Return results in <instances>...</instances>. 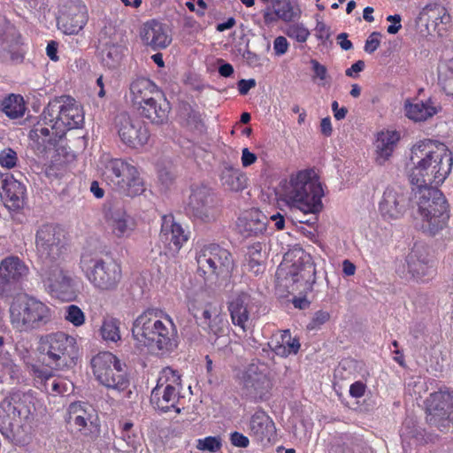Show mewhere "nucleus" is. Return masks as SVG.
<instances>
[{
    "mask_svg": "<svg viewBox=\"0 0 453 453\" xmlns=\"http://www.w3.org/2000/svg\"><path fill=\"white\" fill-rule=\"evenodd\" d=\"M83 119L81 109L73 99L60 97L50 102L29 133L34 150L38 155H43L54 149L65 134V129L80 127Z\"/></svg>",
    "mask_w": 453,
    "mask_h": 453,
    "instance_id": "obj_1",
    "label": "nucleus"
},
{
    "mask_svg": "<svg viewBox=\"0 0 453 453\" xmlns=\"http://www.w3.org/2000/svg\"><path fill=\"white\" fill-rule=\"evenodd\" d=\"M410 160L411 167L408 177L416 188L442 184L453 165L452 153L448 147L430 139L419 141L412 146Z\"/></svg>",
    "mask_w": 453,
    "mask_h": 453,
    "instance_id": "obj_2",
    "label": "nucleus"
},
{
    "mask_svg": "<svg viewBox=\"0 0 453 453\" xmlns=\"http://www.w3.org/2000/svg\"><path fill=\"white\" fill-rule=\"evenodd\" d=\"M132 335L150 352L165 356L178 347V330L172 318L158 309H148L134 321Z\"/></svg>",
    "mask_w": 453,
    "mask_h": 453,
    "instance_id": "obj_3",
    "label": "nucleus"
},
{
    "mask_svg": "<svg viewBox=\"0 0 453 453\" xmlns=\"http://www.w3.org/2000/svg\"><path fill=\"white\" fill-rule=\"evenodd\" d=\"M322 186L312 170L299 171L281 186L280 196L292 209L303 212H319L323 204Z\"/></svg>",
    "mask_w": 453,
    "mask_h": 453,
    "instance_id": "obj_4",
    "label": "nucleus"
},
{
    "mask_svg": "<svg viewBox=\"0 0 453 453\" xmlns=\"http://www.w3.org/2000/svg\"><path fill=\"white\" fill-rule=\"evenodd\" d=\"M411 208L414 220L429 235L437 234L448 225L449 204L443 194L436 188H417Z\"/></svg>",
    "mask_w": 453,
    "mask_h": 453,
    "instance_id": "obj_5",
    "label": "nucleus"
},
{
    "mask_svg": "<svg viewBox=\"0 0 453 453\" xmlns=\"http://www.w3.org/2000/svg\"><path fill=\"white\" fill-rule=\"evenodd\" d=\"M276 285L288 293L298 290L299 285L311 287L316 281V269L311 257L303 250L288 252L277 268Z\"/></svg>",
    "mask_w": 453,
    "mask_h": 453,
    "instance_id": "obj_6",
    "label": "nucleus"
},
{
    "mask_svg": "<svg viewBox=\"0 0 453 453\" xmlns=\"http://www.w3.org/2000/svg\"><path fill=\"white\" fill-rule=\"evenodd\" d=\"M33 408V396L28 393L15 391L6 395L0 403L2 434L12 441L19 440Z\"/></svg>",
    "mask_w": 453,
    "mask_h": 453,
    "instance_id": "obj_7",
    "label": "nucleus"
},
{
    "mask_svg": "<svg viewBox=\"0 0 453 453\" xmlns=\"http://www.w3.org/2000/svg\"><path fill=\"white\" fill-rule=\"evenodd\" d=\"M38 350L47 366L62 370L76 364L78 346L76 339L64 332L42 336Z\"/></svg>",
    "mask_w": 453,
    "mask_h": 453,
    "instance_id": "obj_8",
    "label": "nucleus"
},
{
    "mask_svg": "<svg viewBox=\"0 0 453 453\" xmlns=\"http://www.w3.org/2000/svg\"><path fill=\"white\" fill-rule=\"evenodd\" d=\"M80 264L89 282L98 290H114L120 282V265L112 259L104 260L85 250L81 254Z\"/></svg>",
    "mask_w": 453,
    "mask_h": 453,
    "instance_id": "obj_9",
    "label": "nucleus"
},
{
    "mask_svg": "<svg viewBox=\"0 0 453 453\" xmlns=\"http://www.w3.org/2000/svg\"><path fill=\"white\" fill-rule=\"evenodd\" d=\"M196 259L198 273L208 281L226 279L234 267L232 254L215 243L203 246L197 251Z\"/></svg>",
    "mask_w": 453,
    "mask_h": 453,
    "instance_id": "obj_10",
    "label": "nucleus"
},
{
    "mask_svg": "<svg viewBox=\"0 0 453 453\" xmlns=\"http://www.w3.org/2000/svg\"><path fill=\"white\" fill-rule=\"evenodd\" d=\"M106 181L120 194L134 197L145 190L139 172L134 165L119 158L109 159L103 173Z\"/></svg>",
    "mask_w": 453,
    "mask_h": 453,
    "instance_id": "obj_11",
    "label": "nucleus"
},
{
    "mask_svg": "<svg viewBox=\"0 0 453 453\" xmlns=\"http://www.w3.org/2000/svg\"><path fill=\"white\" fill-rule=\"evenodd\" d=\"M93 373L98 382L107 388L124 391L129 386V379L120 360L112 353L100 352L91 360Z\"/></svg>",
    "mask_w": 453,
    "mask_h": 453,
    "instance_id": "obj_12",
    "label": "nucleus"
},
{
    "mask_svg": "<svg viewBox=\"0 0 453 453\" xmlns=\"http://www.w3.org/2000/svg\"><path fill=\"white\" fill-rule=\"evenodd\" d=\"M181 388V379L178 372L171 367L164 368L159 373L156 387L151 391V404L163 412L176 408Z\"/></svg>",
    "mask_w": 453,
    "mask_h": 453,
    "instance_id": "obj_13",
    "label": "nucleus"
},
{
    "mask_svg": "<svg viewBox=\"0 0 453 453\" xmlns=\"http://www.w3.org/2000/svg\"><path fill=\"white\" fill-rule=\"evenodd\" d=\"M35 247L42 264L58 262L65 251L63 231L52 224L42 225L36 231Z\"/></svg>",
    "mask_w": 453,
    "mask_h": 453,
    "instance_id": "obj_14",
    "label": "nucleus"
},
{
    "mask_svg": "<svg viewBox=\"0 0 453 453\" xmlns=\"http://www.w3.org/2000/svg\"><path fill=\"white\" fill-rule=\"evenodd\" d=\"M239 385L242 395L254 402L267 400L273 387L267 374L255 363H251L242 372Z\"/></svg>",
    "mask_w": 453,
    "mask_h": 453,
    "instance_id": "obj_15",
    "label": "nucleus"
},
{
    "mask_svg": "<svg viewBox=\"0 0 453 453\" xmlns=\"http://www.w3.org/2000/svg\"><path fill=\"white\" fill-rule=\"evenodd\" d=\"M67 421L75 426L84 437L96 441L101 434L99 418L92 405L85 402L72 403Z\"/></svg>",
    "mask_w": 453,
    "mask_h": 453,
    "instance_id": "obj_16",
    "label": "nucleus"
},
{
    "mask_svg": "<svg viewBox=\"0 0 453 453\" xmlns=\"http://www.w3.org/2000/svg\"><path fill=\"white\" fill-rule=\"evenodd\" d=\"M426 419L438 428L453 421V394L449 391L432 393L426 399Z\"/></svg>",
    "mask_w": 453,
    "mask_h": 453,
    "instance_id": "obj_17",
    "label": "nucleus"
},
{
    "mask_svg": "<svg viewBox=\"0 0 453 453\" xmlns=\"http://www.w3.org/2000/svg\"><path fill=\"white\" fill-rule=\"evenodd\" d=\"M410 198L405 188L400 186H388L379 202V212L385 220L402 218L409 208Z\"/></svg>",
    "mask_w": 453,
    "mask_h": 453,
    "instance_id": "obj_18",
    "label": "nucleus"
},
{
    "mask_svg": "<svg viewBox=\"0 0 453 453\" xmlns=\"http://www.w3.org/2000/svg\"><path fill=\"white\" fill-rule=\"evenodd\" d=\"M188 206L193 217L204 223L213 222L219 216L213 194L205 186L192 188Z\"/></svg>",
    "mask_w": 453,
    "mask_h": 453,
    "instance_id": "obj_19",
    "label": "nucleus"
},
{
    "mask_svg": "<svg viewBox=\"0 0 453 453\" xmlns=\"http://www.w3.org/2000/svg\"><path fill=\"white\" fill-rule=\"evenodd\" d=\"M115 127L120 140L129 147L136 148L146 144L150 134L143 123L132 118L127 112H121L115 118Z\"/></svg>",
    "mask_w": 453,
    "mask_h": 453,
    "instance_id": "obj_20",
    "label": "nucleus"
},
{
    "mask_svg": "<svg viewBox=\"0 0 453 453\" xmlns=\"http://www.w3.org/2000/svg\"><path fill=\"white\" fill-rule=\"evenodd\" d=\"M249 434L259 446L269 447L277 440L275 423L265 411L258 409L250 417Z\"/></svg>",
    "mask_w": 453,
    "mask_h": 453,
    "instance_id": "obj_21",
    "label": "nucleus"
},
{
    "mask_svg": "<svg viewBox=\"0 0 453 453\" xmlns=\"http://www.w3.org/2000/svg\"><path fill=\"white\" fill-rule=\"evenodd\" d=\"M88 21V10L81 0L68 1L61 6L58 24L67 35L78 34Z\"/></svg>",
    "mask_w": 453,
    "mask_h": 453,
    "instance_id": "obj_22",
    "label": "nucleus"
},
{
    "mask_svg": "<svg viewBox=\"0 0 453 453\" xmlns=\"http://www.w3.org/2000/svg\"><path fill=\"white\" fill-rule=\"evenodd\" d=\"M409 273L419 281L429 280L435 273L434 260L423 246H415L407 257Z\"/></svg>",
    "mask_w": 453,
    "mask_h": 453,
    "instance_id": "obj_23",
    "label": "nucleus"
},
{
    "mask_svg": "<svg viewBox=\"0 0 453 453\" xmlns=\"http://www.w3.org/2000/svg\"><path fill=\"white\" fill-rule=\"evenodd\" d=\"M104 218L112 234L118 238L128 237L134 230V219L119 203L105 207Z\"/></svg>",
    "mask_w": 453,
    "mask_h": 453,
    "instance_id": "obj_24",
    "label": "nucleus"
},
{
    "mask_svg": "<svg viewBox=\"0 0 453 453\" xmlns=\"http://www.w3.org/2000/svg\"><path fill=\"white\" fill-rule=\"evenodd\" d=\"M27 273V266L19 257H10L4 259L0 264V295L9 293Z\"/></svg>",
    "mask_w": 453,
    "mask_h": 453,
    "instance_id": "obj_25",
    "label": "nucleus"
},
{
    "mask_svg": "<svg viewBox=\"0 0 453 453\" xmlns=\"http://www.w3.org/2000/svg\"><path fill=\"white\" fill-rule=\"evenodd\" d=\"M228 310L234 326L246 332L250 326L253 299L248 293L242 292L229 302Z\"/></svg>",
    "mask_w": 453,
    "mask_h": 453,
    "instance_id": "obj_26",
    "label": "nucleus"
},
{
    "mask_svg": "<svg viewBox=\"0 0 453 453\" xmlns=\"http://www.w3.org/2000/svg\"><path fill=\"white\" fill-rule=\"evenodd\" d=\"M42 270L43 280L52 293L65 294L72 288L73 279L59 266L58 262L43 264Z\"/></svg>",
    "mask_w": 453,
    "mask_h": 453,
    "instance_id": "obj_27",
    "label": "nucleus"
},
{
    "mask_svg": "<svg viewBox=\"0 0 453 453\" xmlns=\"http://www.w3.org/2000/svg\"><path fill=\"white\" fill-rule=\"evenodd\" d=\"M139 114L155 125H163L168 121L171 111L170 103L164 93L147 102L137 109Z\"/></svg>",
    "mask_w": 453,
    "mask_h": 453,
    "instance_id": "obj_28",
    "label": "nucleus"
},
{
    "mask_svg": "<svg viewBox=\"0 0 453 453\" xmlns=\"http://www.w3.org/2000/svg\"><path fill=\"white\" fill-rule=\"evenodd\" d=\"M0 195L5 200L6 206L17 210L24 205L26 187L13 176L0 178Z\"/></svg>",
    "mask_w": 453,
    "mask_h": 453,
    "instance_id": "obj_29",
    "label": "nucleus"
},
{
    "mask_svg": "<svg viewBox=\"0 0 453 453\" xmlns=\"http://www.w3.org/2000/svg\"><path fill=\"white\" fill-rule=\"evenodd\" d=\"M140 35L143 43L153 50L166 48L172 41L164 25L156 20L146 22L141 29Z\"/></svg>",
    "mask_w": 453,
    "mask_h": 453,
    "instance_id": "obj_30",
    "label": "nucleus"
},
{
    "mask_svg": "<svg viewBox=\"0 0 453 453\" xmlns=\"http://www.w3.org/2000/svg\"><path fill=\"white\" fill-rule=\"evenodd\" d=\"M28 332L47 326L54 319L52 309L32 296H28Z\"/></svg>",
    "mask_w": 453,
    "mask_h": 453,
    "instance_id": "obj_31",
    "label": "nucleus"
},
{
    "mask_svg": "<svg viewBox=\"0 0 453 453\" xmlns=\"http://www.w3.org/2000/svg\"><path fill=\"white\" fill-rule=\"evenodd\" d=\"M160 231L161 241L173 251L180 249L187 242L188 235L182 226L175 222L173 216H164Z\"/></svg>",
    "mask_w": 453,
    "mask_h": 453,
    "instance_id": "obj_32",
    "label": "nucleus"
},
{
    "mask_svg": "<svg viewBox=\"0 0 453 453\" xmlns=\"http://www.w3.org/2000/svg\"><path fill=\"white\" fill-rule=\"evenodd\" d=\"M267 218L257 210H252L238 218L236 226L244 237L257 236L266 230Z\"/></svg>",
    "mask_w": 453,
    "mask_h": 453,
    "instance_id": "obj_33",
    "label": "nucleus"
},
{
    "mask_svg": "<svg viewBox=\"0 0 453 453\" xmlns=\"http://www.w3.org/2000/svg\"><path fill=\"white\" fill-rule=\"evenodd\" d=\"M161 93L163 92L156 86V84L147 78H137L130 84L131 100L136 109L152 100Z\"/></svg>",
    "mask_w": 453,
    "mask_h": 453,
    "instance_id": "obj_34",
    "label": "nucleus"
},
{
    "mask_svg": "<svg viewBox=\"0 0 453 453\" xmlns=\"http://www.w3.org/2000/svg\"><path fill=\"white\" fill-rule=\"evenodd\" d=\"M28 295L13 298L9 308L10 323L18 332H28Z\"/></svg>",
    "mask_w": 453,
    "mask_h": 453,
    "instance_id": "obj_35",
    "label": "nucleus"
},
{
    "mask_svg": "<svg viewBox=\"0 0 453 453\" xmlns=\"http://www.w3.org/2000/svg\"><path fill=\"white\" fill-rule=\"evenodd\" d=\"M266 245L263 242H254L247 247L245 265L249 272L255 275L263 273L265 270Z\"/></svg>",
    "mask_w": 453,
    "mask_h": 453,
    "instance_id": "obj_36",
    "label": "nucleus"
},
{
    "mask_svg": "<svg viewBox=\"0 0 453 453\" xmlns=\"http://www.w3.org/2000/svg\"><path fill=\"white\" fill-rule=\"evenodd\" d=\"M440 110L432 99L404 104L405 115L415 122H423L434 116Z\"/></svg>",
    "mask_w": 453,
    "mask_h": 453,
    "instance_id": "obj_37",
    "label": "nucleus"
},
{
    "mask_svg": "<svg viewBox=\"0 0 453 453\" xmlns=\"http://www.w3.org/2000/svg\"><path fill=\"white\" fill-rule=\"evenodd\" d=\"M220 181L225 189L239 192L246 188L247 177L238 168L226 163L221 169Z\"/></svg>",
    "mask_w": 453,
    "mask_h": 453,
    "instance_id": "obj_38",
    "label": "nucleus"
},
{
    "mask_svg": "<svg viewBox=\"0 0 453 453\" xmlns=\"http://www.w3.org/2000/svg\"><path fill=\"white\" fill-rule=\"evenodd\" d=\"M270 347L277 356L287 357L289 355L297 354L301 344L297 338L292 337L289 330H283L280 333L279 339L273 341V345Z\"/></svg>",
    "mask_w": 453,
    "mask_h": 453,
    "instance_id": "obj_39",
    "label": "nucleus"
},
{
    "mask_svg": "<svg viewBox=\"0 0 453 453\" xmlns=\"http://www.w3.org/2000/svg\"><path fill=\"white\" fill-rule=\"evenodd\" d=\"M398 136L395 133L381 132L376 141V161L383 165L392 155Z\"/></svg>",
    "mask_w": 453,
    "mask_h": 453,
    "instance_id": "obj_40",
    "label": "nucleus"
},
{
    "mask_svg": "<svg viewBox=\"0 0 453 453\" xmlns=\"http://www.w3.org/2000/svg\"><path fill=\"white\" fill-rule=\"evenodd\" d=\"M21 378L20 368L14 364L8 353L0 356V380L5 383H19Z\"/></svg>",
    "mask_w": 453,
    "mask_h": 453,
    "instance_id": "obj_41",
    "label": "nucleus"
},
{
    "mask_svg": "<svg viewBox=\"0 0 453 453\" xmlns=\"http://www.w3.org/2000/svg\"><path fill=\"white\" fill-rule=\"evenodd\" d=\"M100 43L103 45L101 49V60L104 65L108 68L117 67L122 59V47L115 43H109L108 42H103V39H100Z\"/></svg>",
    "mask_w": 453,
    "mask_h": 453,
    "instance_id": "obj_42",
    "label": "nucleus"
},
{
    "mask_svg": "<svg viewBox=\"0 0 453 453\" xmlns=\"http://www.w3.org/2000/svg\"><path fill=\"white\" fill-rule=\"evenodd\" d=\"M441 12L442 5L436 3L428 4L422 9L418 19L419 22L425 24L427 28L431 27L434 31L438 29V32H440L439 17Z\"/></svg>",
    "mask_w": 453,
    "mask_h": 453,
    "instance_id": "obj_43",
    "label": "nucleus"
},
{
    "mask_svg": "<svg viewBox=\"0 0 453 453\" xmlns=\"http://www.w3.org/2000/svg\"><path fill=\"white\" fill-rule=\"evenodd\" d=\"M25 110L24 100L20 96L11 95L2 103V111L11 119L22 117Z\"/></svg>",
    "mask_w": 453,
    "mask_h": 453,
    "instance_id": "obj_44",
    "label": "nucleus"
},
{
    "mask_svg": "<svg viewBox=\"0 0 453 453\" xmlns=\"http://www.w3.org/2000/svg\"><path fill=\"white\" fill-rule=\"evenodd\" d=\"M226 322L224 321L222 318L215 315L211 326H207L211 332L218 336L213 343L218 349H220L221 345H225L226 347L227 344L230 343L229 337L225 334L226 330Z\"/></svg>",
    "mask_w": 453,
    "mask_h": 453,
    "instance_id": "obj_45",
    "label": "nucleus"
},
{
    "mask_svg": "<svg viewBox=\"0 0 453 453\" xmlns=\"http://www.w3.org/2000/svg\"><path fill=\"white\" fill-rule=\"evenodd\" d=\"M100 331L104 341L116 342L120 340L119 321L114 318H105Z\"/></svg>",
    "mask_w": 453,
    "mask_h": 453,
    "instance_id": "obj_46",
    "label": "nucleus"
},
{
    "mask_svg": "<svg viewBox=\"0 0 453 453\" xmlns=\"http://www.w3.org/2000/svg\"><path fill=\"white\" fill-rule=\"evenodd\" d=\"M273 13L285 21L294 19V11L288 0H274L273 2Z\"/></svg>",
    "mask_w": 453,
    "mask_h": 453,
    "instance_id": "obj_47",
    "label": "nucleus"
},
{
    "mask_svg": "<svg viewBox=\"0 0 453 453\" xmlns=\"http://www.w3.org/2000/svg\"><path fill=\"white\" fill-rule=\"evenodd\" d=\"M65 319L74 326H81L85 323V314L81 309L75 305L70 304L65 307Z\"/></svg>",
    "mask_w": 453,
    "mask_h": 453,
    "instance_id": "obj_48",
    "label": "nucleus"
},
{
    "mask_svg": "<svg viewBox=\"0 0 453 453\" xmlns=\"http://www.w3.org/2000/svg\"><path fill=\"white\" fill-rule=\"evenodd\" d=\"M217 315V311H212L211 305H205L201 309H197L194 313V317L196 319V322L204 327L211 326L212 322L213 317Z\"/></svg>",
    "mask_w": 453,
    "mask_h": 453,
    "instance_id": "obj_49",
    "label": "nucleus"
},
{
    "mask_svg": "<svg viewBox=\"0 0 453 453\" xmlns=\"http://www.w3.org/2000/svg\"><path fill=\"white\" fill-rule=\"evenodd\" d=\"M286 35L296 40L298 42H306L310 32L309 30L302 24H291L287 27Z\"/></svg>",
    "mask_w": 453,
    "mask_h": 453,
    "instance_id": "obj_50",
    "label": "nucleus"
},
{
    "mask_svg": "<svg viewBox=\"0 0 453 453\" xmlns=\"http://www.w3.org/2000/svg\"><path fill=\"white\" fill-rule=\"evenodd\" d=\"M73 390V384L65 379L51 380L49 384V391L55 394H65Z\"/></svg>",
    "mask_w": 453,
    "mask_h": 453,
    "instance_id": "obj_51",
    "label": "nucleus"
},
{
    "mask_svg": "<svg viewBox=\"0 0 453 453\" xmlns=\"http://www.w3.org/2000/svg\"><path fill=\"white\" fill-rule=\"evenodd\" d=\"M196 448L203 451L216 452L221 448V441L219 437L209 436L198 440Z\"/></svg>",
    "mask_w": 453,
    "mask_h": 453,
    "instance_id": "obj_52",
    "label": "nucleus"
},
{
    "mask_svg": "<svg viewBox=\"0 0 453 453\" xmlns=\"http://www.w3.org/2000/svg\"><path fill=\"white\" fill-rule=\"evenodd\" d=\"M31 372L36 382L43 383L44 389L49 392V384L51 380V372L37 365H31Z\"/></svg>",
    "mask_w": 453,
    "mask_h": 453,
    "instance_id": "obj_53",
    "label": "nucleus"
},
{
    "mask_svg": "<svg viewBox=\"0 0 453 453\" xmlns=\"http://www.w3.org/2000/svg\"><path fill=\"white\" fill-rule=\"evenodd\" d=\"M17 153L11 148H6L0 151V165L3 167L11 169L17 164Z\"/></svg>",
    "mask_w": 453,
    "mask_h": 453,
    "instance_id": "obj_54",
    "label": "nucleus"
},
{
    "mask_svg": "<svg viewBox=\"0 0 453 453\" xmlns=\"http://www.w3.org/2000/svg\"><path fill=\"white\" fill-rule=\"evenodd\" d=\"M330 319L329 312L326 311L319 310L316 311L309 324L307 325L308 330H316L319 328L322 325L327 322Z\"/></svg>",
    "mask_w": 453,
    "mask_h": 453,
    "instance_id": "obj_55",
    "label": "nucleus"
},
{
    "mask_svg": "<svg viewBox=\"0 0 453 453\" xmlns=\"http://www.w3.org/2000/svg\"><path fill=\"white\" fill-rule=\"evenodd\" d=\"M115 448L122 452H130L137 449V443L130 435L127 437L123 435V437L115 443Z\"/></svg>",
    "mask_w": 453,
    "mask_h": 453,
    "instance_id": "obj_56",
    "label": "nucleus"
},
{
    "mask_svg": "<svg viewBox=\"0 0 453 453\" xmlns=\"http://www.w3.org/2000/svg\"><path fill=\"white\" fill-rule=\"evenodd\" d=\"M380 37L379 32H372L365 41V51L369 54L373 53L380 45Z\"/></svg>",
    "mask_w": 453,
    "mask_h": 453,
    "instance_id": "obj_57",
    "label": "nucleus"
},
{
    "mask_svg": "<svg viewBox=\"0 0 453 453\" xmlns=\"http://www.w3.org/2000/svg\"><path fill=\"white\" fill-rule=\"evenodd\" d=\"M288 49V40L284 36H278L273 42L274 54L278 57L284 55Z\"/></svg>",
    "mask_w": 453,
    "mask_h": 453,
    "instance_id": "obj_58",
    "label": "nucleus"
},
{
    "mask_svg": "<svg viewBox=\"0 0 453 453\" xmlns=\"http://www.w3.org/2000/svg\"><path fill=\"white\" fill-rule=\"evenodd\" d=\"M387 20L391 22L392 25L388 27L387 32L390 35L397 34L402 28L401 20L402 18L399 14L389 15L387 17Z\"/></svg>",
    "mask_w": 453,
    "mask_h": 453,
    "instance_id": "obj_59",
    "label": "nucleus"
},
{
    "mask_svg": "<svg viewBox=\"0 0 453 453\" xmlns=\"http://www.w3.org/2000/svg\"><path fill=\"white\" fill-rule=\"evenodd\" d=\"M312 71L314 73L313 78H319L320 81H325L327 75V69L325 65H321L316 59L311 60Z\"/></svg>",
    "mask_w": 453,
    "mask_h": 453,
    "instance_id": "obj_60",
    "label": "nucleus"
},
{
    "mask_svg": "<svg viewBox=\"0 0 453 453\" xmlns=\"http://www.w3.org/2000/svg\"><path fill=\"white\" fill-rule=\"evenodd\" d=\"M188 125L190 128H193L198 132H203L204 128V125L201 119V116L196 112H192L188 115L187 119Z\"/></svg>",
    "mask_w": 453,
    "mask_h": 453,
    "instance_id": "obj_61",
    "label": "nucleus"
},
{
    "mask_svg": "<svg viewBox=\"0 0 453 453\" xmlns=\"http://www.w3.org/2000/svg\"><path fill=\"white\" fill-rule=\"evenodd\" d=\"M230 440L234 446L240 448H247L250 444L249 438L239 432L232 433Z\"/></svg>",
    "mask_w": 453,
    "mask_h": 453,
    "instance_id": "obj_62",
    "label": "nucleus"
},
{
    "mask_svg": "<svg viewBox=\"0 0 453 453\" xmlns=\"http://www.w3.org/2000/svg\"><path fill=\"white\" fill-rule=\"evenodd\" d=\"M158 178L161 183L168 188L174 180V174L170 170L163 168L158 172Z\"/></svg>",
    "mask_w": 453,
    "mask_h": 453,
    "instance_id": "obj_63",
    "label": "nucleus"
},
{
    "mask_svg": "<svg viewBox=\"0 0 453 453\" xmlns=\"http://www.w3.org/2000/svg\"><path fill=\"white\" fill-rule=\"evenodd\" d=\"M365 384L361 381H356L349 388V394L351 396L359 398L364 395L365 391Z\"/></svg>",
    "mask_w": 453,
    "mask_h": 453,
    "instance_id": "obj_64",
    "label": "nucleus"
}]
</instances>
